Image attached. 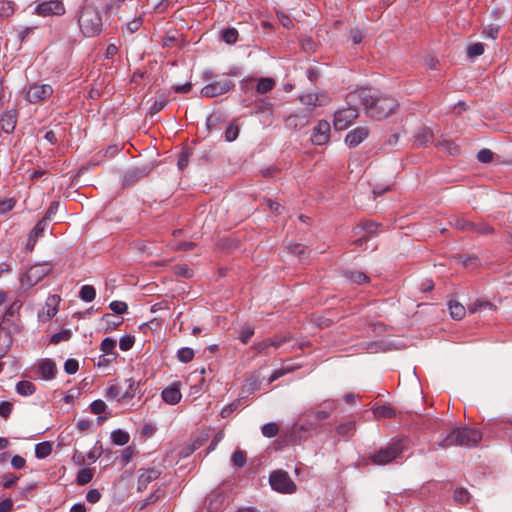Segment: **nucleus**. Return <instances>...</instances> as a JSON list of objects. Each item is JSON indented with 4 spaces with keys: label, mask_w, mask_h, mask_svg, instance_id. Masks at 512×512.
<instances>
[{
    "label": "nucleus",
    "mask_w": 512,
    "mask_h": 512,
    "mask_svg": "<svg viewBox=\"0 0 512 512\" xmlns=\"http://www.w3.org/2000/svg\"><path fill=\"white\" fill-rule=\"evenodd\" d=\"M126 383L128 384L126 390L122 392L121 399L123 403L130 401L136 395V392L139 388V383L133 380L132 378L127 379Z\"/></svg>",
    "instance_id": "nucleus-25"
},
{
    "label": "nucleus",
    "mask_w": 512,
    "mask_h": 512,
    "mask_svg": "<svg viewBox=\"0 0 512 512\" xmlns=\"http://www.w3.org/2000/svg\"><path fill=\"white\" fill-rule=\"evenodd\" d=\"M66 12L64 3L61 0H49L39 3L35 9L34 13L38 16L48 17V16H62Z\"/></svg>",
    "instance_id": "nucleus-10"
},
{
    "label": "nucleus",
    "mask_w": 512,
    "mask_h": 512,
    "mask_svg": "<svg viewBox=\"0 0 512 512\" xmlns=\"http://www.w3.org/2000/svg\"><path fill=\"white\" fill-rule=\"evenodd\" d=\"M52 264L48 262L38 263L32 265L24 275H22L20 282L22 286L33 287L43 280L52 271Z\"/></svg>",
    "instance_id": "nucleus-6"
},
{
    "label": "nucleus",
    "mask_w": 512,
    "mask_h": 512,
    "mask_svg": "<svg viewBox=\"0 0 512 512\" xmlns=\"http://www.w3.org/2000/svg\"><path fill=\"white\" fill-rule=\"evenodd\" d=\"M481 439L482 433L480 430L470 427H458L436 444L443 449L454 445L471 448L477 446Z\"/></svg>",
    "instance_id": "nucleus-2"
},
{
    "label": "nucleus",
    "mask_w": 512,
    "mask_h": 512,
    "mask_svg": "<svg viewBox=\"0 0 512 512\" xmlns=\"http://www.w3.org/2000/svg\"><path fill=\"white\" fill-rule=\"evenodd\" d=\"M269 482L273 490L280 493H293L296 491V484L289 474L283 470H276L270 474Z\"/></svg>",
    "instance_id": "nucleus-8"
},
{
    "label": "nucleus",
    "mask_w": 512,
    "mask_h": 512,
    "mask_svg": "<svg viewBox=\"0 0 512 512\" xmlns=\"http://www.w3.org/2000/svg\"><path fill=\"white\" fill-rule=\"evenodd\" d=\"M433 141V133L429 128H422L416 135L414 143L418 146H426Z\"/></svg>",
    "instance_id": "nucleus-24"
},
{
    "label": "nucleus",
    "mask_w": 512,
    "mask_h": 512,
    "mask_svg": "<svg viewBox=\"0 0 512 512\" xmlns=\"http://www.w3.org/2000/svg\"><path fill=\"white\" fill-rule=\"evenodd\" d=\"M53 94V88L49 84H33L26 91L25 99L30 103H38L46 100Z\"/></svg>",
    "instance_id": "nucleus-11"
},
{
    "label": "nucleus",
    "mask_w": 512,
    "mask_h": 512,
    "mask_svg": "<svg viewBox=\"0 0 512 512\" xmlns=\"http://www.w3.org/2000/svg\"><path fill=\"white\" fill-rule=\"evenodd\" d=\"M349 105L364 107L367 116L376 120L384 119L393 114L398 108V101L389 96H380L371 88H360L346 97Z\"/></svg>",
    "instance_id": "nucleus-1"
},
{
    "label": "nucleus",
    "mask_w": 512,
    "mask_h": 512,
    "mask_svg": "<svg viewBox=\"0 0 512 512\" xmlns=\"http://www.w3.org/2000/svg\"><path fill=\"white\" fill-rule=\"evenodd\" d=\"M291 253L297 255L301 261L306 259V248L301 244H295L290 247Z\"/></svg>",
    "instance_id": "nucleus-63"
},
{
    "label": "nucleus",
    "mask_w": 512,
    "mask_h": 512,
    "mask_svg": "<svg viewBox=\"0 0 512 512\" xmlns=\"http://www.w3.org/2000/svg\"><path fill=\"white\" fill-rule=\"evenodd\" d=\"M23 302L19 299L14 300L5 310L0 318V329L9 335H17L21 333L23 324L21 321L20 310Z\"/></svg>",
    "instance_id": "nucleus-4"
},
{
    "label": "nucleus",
    "mask_w": 512,
    "mask_h": 512,
    "mask_svg": "<svg viewBox=\"0 0 512 512\" xmlns=\"http://www.w3.org/2000/svg\"><path fill=\"white\" fill-rule=\"evenodd\" d=\"M238 31L235 28H227L221 31V39L227 44H234L238 40Z\"/></svg>",
    "instance_id": "nucleus-38"
},
{
    "label": "nucleus",
    "mask_w": 512,
    "mask_h": 512,
    "mask_svg": "<svg viewBox=\"0 0 512 512\" xmlns=\"http://www.w3.org/2000/svg\"><path fill=\"white\" fill-rule=\"evenodd\" d=\"M150 169L147 167H134L129 169L123 176V185L130 186L137 182L139 179L145 177Z\"/></svg>",
    "instance_id": "nucleus-19"
},
{
    "label": "nucleus",
    "mask_w": 512,
    "mask_h": 512,
    "mask_svg": "<svg viewBox=\"0 0 512 512\" xmlns=\"http://www.w3.org/2000/svg\"><path fill=\"white\" fill-rule=\"evenodd\" d=\"M177 358L183 363H189L194 358V351L189 347L181 348L177 352Z\"/></svg>",
    "instance_id": "nucleus-42"
},
{
    "label": "nucleus",
    "mask_w": 512,
    "mask_h": 512,
    "mask_svg": "<svg viewBox=\"0 0 512 512\" xmlns=\"http://www.w3.org/2000/svg\"><path fill=\"white\" fill-rule=\"evenodd\" d=\"M59 297L51 296L47 299L45 307L38 313V318L41 322H47L52 319L58 312L57 302Z\"/></svg>",
    "instance_id": "nucleus-18"
},
{
    "label": "nucleus",
    "mask_w": 512,
    "mask_h": 512,
    "mask_svg": "<svg viewBox=\"0 0 512 512\" xmlns=\"http://www.w3.org/2000/svg\"><path fill=\"white\" fill-rule=\"evenodd\" d=\"M167 103H168V101L165 97L161 96V97L157 98L150 108V113L156 114V113L160 112L162 109H164V107L167 105Z\"/></svg>",
    "instance_id": "nucleus-55"
},
{
    "label": "nucleus",
    "mask_w": 512,
    "mask_h": 512,
    "mask_svg": "<svg viewBox=\"0 0 512 512\" xmlns=\"http://www.w3.org/2000/svg\"><path fill=\"white\" fill-rule=\"evenodd\" d=\"M493 158H494L493 152L486 148L481 149L477 153V160L481 163H490L493 161Z\"/></svg>",
    "instance_id": "nucleus-52"
},
{
    "label": "nucleus",
    "mask_w": 512,
    "mask_h": 512,
    "mask_svg": "<svg viewBox=\"0 0 512 512\" xmlns=\"http://www.w3.org/2000/svg\"><path fill=\"white\" fill-rule=\"evenodd\" d=\"M450 224L454 226L455 228L462 230V231H471L472 222L468 221L465 218H455L452 221H450Z\"/></svg>",
    "instance_id": "nucleus-46"
},
{
    "label": "nucleus",
    "mask_w": 512,
    "mask_h": 512,
    "mask_svg": "<svg viewBox=\"0 0 512 512\" xmlns=\"http://www.w3.org/2000/svg\"><path fill=\"white\" fill-rule=\"evenodd\" d=\"M373 414L376 418H394L396 416L395 410L386 405H379L373 409Z\"/></svg>",
    "instance_id": "nucleus-29"
},
{
    "label": "nucleus",
    "mask_w": 512,
    "mask_h": 512,
    "mask_svg": "<svg viewBox=\"0 0 512 512\" xmlns=\"http://www.w3.org/2000/svg\"><path fill=\"white\" fill-rule=\"evenodd\" d=\"M254 327L249 324L241 326L238 330V338L243 344H247L254 335Z\"/></svg>",
    "instance_id": "nucleus-31"
},
{
    "label": "nucleus",
    "mask_w": 512,
    "mask_h": 512,
    "mask_svg": "<svg viewBox=\"0 0 512 512\" xmlns=\"http://www.w3.org/2000/svg\"><path fill=\"white\" fill-rule=\"evenodd\" d=\"M233 87V82L225 78L204 86L201 90V95L204 97L213 98L227 93Z\"/></svg>",
    "instance_id": "nucleus-12"
},
{
    "label": "nucleus",
    "mask_w": 512,
    "mask_h": 512,
    "mask_svg": "<svg viewBox=\"0 0 512 512\" xmlns=\"http://www.w3.org/2000/svg\"><path fill=\"white\" fill-rule=\"evenodd\" d=\"M103 320L107 323V331L116 329L123 322L122 318L114 317L111 314H105Z\"/></svg>",
    "instance_id": "nucleus-50"
},
{
    "label": "nucleus",
    "mask_w": 512,
    "mask_h": 512,
    "mask_svg": "<svg viewBox=\"0 0 512 512\" xmlns=\"http://www.w3.org/2000/svg\"><path fill=\"white\" fill-rule=\"evenodd\" d=\"M345 277L353 283L363 284L369 282V277L360 271H347Z\"/></svg>",
    "instance_id": "nucleus-34"
},
{
    "label": "nucleus",
    "mask_w": 512,
    "mask_h": 512,
    "mask_svg": "<svg viewBox=\"0 0 512 512\" xmlns=\"http://www.w3.org/2000/svg\"><path fill=\"white\" fill-rule=\"evenodd\" d=\"M471 231L476 232L481 235H488V234L493 233V228L490 225L483 223V222H481V223L472 222Z\"/></svg>",
    "instance_id": "nucleus-47"
},
{
    "label": "nucleus",
    "mask_w": 512,
    "mask_h": 512,
    "mask_svg": "<svg viewBox=\"0 0 512 512\" xmlns=\"http://www.w3.org/2000/svg\"><path fill=\"white\" fill-rule=\"evenodd\" d=\"M111 439L114 444L123 446L129 442L130 436L127 432L117 429L111 433Z\"/></svg>",
    "instance_id": "nucleus-32"
},
{
    "label": "nucleus",
    "mask_w": 512,
    "mask_h": 512,
    "mask_svg": "<svg viewBox=\"0 0 512 512\" xmlns=\"http://www.w3.org/2000/svg\"><path fill=\"white\" fill-rule=\"evenodd\" d=\"M13 410V404L8 401L0 402V416L7 419Z\"/></svg>",
    "instance_id": "nucleus-62"
},
{
    "label": "nucleus",
    "mask_w": 512,
    "mask_h": 512,
    "mask_svg": "<svg viewBox=\"0 0 512 512\" xmlns=\"http://www.w3.org/2000/svg\"><path fill=\"white\" fill-rule=\"evenodd\" d=\"M300 101L305 106V109L302 112L309 113V116H311V113L317 106L323 105L321 96L318 94H315V93H308V94L302 95L300 97Z\"/></svg>",
    "instance_id": "nucleus-21"
},
{
    "label": "nucleus",
    "mask_w": 512,
    "mask_h": 512,
    "mask_svg": "<svg viewBox=\"0 0 512 512\" xmlns=\"http://www.w3.org/2000/svg\"><path fill=\"white\" fill-rule=\"evenodd\" d=\"M453 498L456 502L464 504L470 500V494L465 488H457L454 491Z\"/></svg>",
    "instance_id": "nucleus-49"
},
{
    "label": "nucleus",
    "mask_w": 512,
    "mask_h": 512,
    "mask_svg": "<svg viewBox=\"0 0 512 512\" xmlns=\"http://www.w3.org/2000/svg\"><path fill=\"white\" fill-rule=\"evenodd\" d=\"M275 87V81L272 78H260L256 85V91L259 94H265Z\"/></svg>",
    "instance_id": "nucleus-30"
},
{
    "label": "nucleus",
    "mask_w": 512,
    "mask_h": 512,
    "mask_svg": "<svg viewBox=\"0 0 512 512\" xmlns=\"http://www.w3.org/2000/svg\"><path fill=\"white\" fill-rule=\"evenodd\" d=\"M39 371L44 379H53L57 372L56 364L50 359L43 360L39 365Z\"/></svg>",
    "instance_id": "nucleus-23"
},
{
    "label": "nucleus",
    "mask_w": 512,
    "mask_h": 512,
    "mask_svg": "<svg viewBox=\"0 0 512 512\" xmlns=\"http://www.w3.org/2000/svg\"><path fill=\"white\" fill-rule=\"evenodd\" d=\"M16 391L22 396L32 395L35 392V386L30 381H20L16 385Z\"/></svg>",
    "instance_id": "nucleus-33"
},
{
    "label": "nucleus",
    "mask_w": 512,
    "mask_h": 512,
    "mask_svg": "<svg viewBox=\"0 0 512 512\" xmlns=\"http://www.w3.org/2000/svg\"><path fill=\"white\" fill-rule=\"evenodd\" d=\"M17 110L11 109L2 113L0 117V128L3 132L10 134L14 131L17 123Z\"/></svg>",
    "instance_id": "nucleus-16"
},
{
    "label": "nucleus",
    "mask_w": 512,
    "mask_h": 512,
    "mask_svg": "<svg viewBox=\"0 0 512 512\" xmlns=\"http://www.w3.org/2000/svg\"><path fill=\"white\" fill-rule=\"evenodd\" d=\"M79 364L75 359H68L64 364V370L67 374H75L78 371Z\"/></svg>",
    "instance_id": "nucleus-60"
},
{
    "label": "nucleus",
    "mask_w": 512,
    "mask_h": 512,
    "mask_svg": "<svg viewBox=\"0 0 512 512\" xmlns=\"http://www.w3.org/2000/svg\"><path fill=\"white\" fill-rule=\"evenodd\" d=\"M231 460L236 467H243L246 462L245 453L241 450H236L232 454Z\"/></svg>",
    "instance_id": "nucleus-57"
},
{
    "label": "nucleus",
    "mask_w": 512,
    "mask_h": 512,
    "mask_svg": "<svg viewBox=\"0 0 512 512\" xmlns=\"http://www.w3.org/2000/svg\"><path fill=\"white\" fill-rule=\"evenodd\" d=\"M483 53H484V44L480 43V42L473 43V44L469 45L467 48V56L469 58L478 57V56L482 55Z\"/></svg>",
    "instance_id": "nucleus-45"
},
{
    "label": "nucleus",
    "mask_w": 512,
    "mask_h": 512,
    "mask_svg": "<svg viewBox=\"0 0 512 512\" xmlns=\"http://www.w3.org/2000/svg\"><path fill=\"white\" fill-rule=\"evenodd\" d=\"M180 384L173 383L162 391V399L170 405H175L181 400Z\"/></svg>",
    "instance_id": "nucleus-20"
},
{
    "label": "nucleus",
    "mask_w": 512,
    "mask_h": 512,
    "mask_svg": "<svg viewBox=\"0 0 512 512\" xmlns=\"http://www.w3.org/2000/svg\"><path fill=\"white\" fill-rule=\"evenodd\" d=\"M238 133V126L230 125L225 131V138L227 141H234L238 137Z\"/></svg>",
    "instance_id": "nucleus-64"
},
{
    "label": "nucleus",
    "mask_w": 512,
    "mask_h": 512,
    "mask_svg": "<svg viewBox=\"0 0 512 512\" xmlns=\"http://www.w3.org/2000/svg\"><path fill=\"white\" fill-rule=\"evenodd\" d=\"M47 219L42 218L39 220L28 236L27 249L32 250L37 242V239L41 237L47 228Z\"/></svg>",
    "instance_id": "nucleus-22"
},
{
    "label": "nucleus",
    "mask_w": 512,
    "mask_h": 512,
    "mask_svg": "<svg viewBox=\"0 0 512 512\" xmlns=\"http://www.w3.org/2000/svg\"><path fill=\"white\" fill-rule=\"evenodd\" d=\"M107 406L102 400H95L90 404V409L93 414L100 415L105 412Z\"/></svg>",
    "instance_id": "nucleus-58"
},
{
    "label": "nucleus",
    "mask_w": 512,
    "mask_h": 512,
    "mask_svg": "<svg viewBox=\"0 0 512 512\" xmlns=\"http://www.w3.org/2000/svg\"><path fill=\"white\" fill-rule=\"evenodd\" d=\"M330 413L325 410H308L303 413L301 419L303 423L294 425L295 431H312L316 430L318 423L329 417Z\"/></svg>",
    "instance_id": "nucleus-7"
},
{
    "label": "nucleus",
    "mask_w": 512,
    "mask_h": 512,
    "mask_svg": "<svg viewBox=\"0 0 512 512\" xmlns=\"http://www.w3.org/2000/svg\"><path fill=\"white\" fill-rule=\"evenodd\" d=\"M92 479H93L92 469L83 468V469L79 470L77 477H76V482L78 485H85V484L90 483L92 481Z\"/></svg>",
    "instance_id": "nucleus-39"
},
{
    "label": "nucleus",
    "mask_w": 512,
    "mask_h": 512,
    "mask_svg": "<svg viewBox=\"0 0 512 512\" xmlns=\"http://www.w3.org/2000/svg\"><path fill=\"white\" fill-rule=\"evenodd\" d=\"M310 122L309 113L295 112L285 119V126L288 129L300 130Z\"/></svg>",
    "instance_id": "nucleus-14"
},
{
    "label": "nucleus",
    "mask_w": 512,
    "mask_h": 512,
    "mask_svg": "<svg viewBox=\"0 0 512 512\" xmlns=\"http://www.w3.org/2000/svg\"><path fill=\"white\" fill-rule=\"evenodd\" d=\"M72 336V332L70 329H61L58 333H55L52 335L50 342L52 344H58L62 341H68L70 340Z\"/></svg>",
    "instance_id": "nucleus-41"
},
{
    "label": "nucleus",
    "mask_w": 512,
    "mask_h": 512,
    "mask_svg": "<svg viewBox=\"0 0 512 512\" xmlns=\"http://www.w3.org/2000/svg\"><path fill=\"white\" fill-rule=\"evenodd\" d=\"M122 395V388L118 384H111L107 387L105 397L108 400H115L119 403H123V400L121 399Z\"/></svg>",
    "instance_id": "nucleus-26"
},
{
    "label": "nucleus",
    "mask_w": 512,
    "mask_h": 512,
    "mask_svg": "<svg viewBox=\"0 0 512 512\" xmlns=\"http://www.w3.org/2000/svg\"><path fill=\"white\" fill-rule=\"evenodd\" d=\"M356 430V423L354 421H346L339 424L336 427V432L338 435L346 437L354 434Z\"/></svg>",
    "instance_id": "nucleus-28"
},
{
    "label": "nucleus",
    "mask_w": 512,
    "mask_h": 512,
    "mask_svg": "<svg viewBox=\"0 0 512 512\" xmlns=\"http://www.w3.org/2000/svg\"><path fill=\"white\" fill-rule=\"evenodd\" d=\"M109 308L116 314H124L128 309V305L123 301H112L109 304Z\"/></svg>",
    "instance_id": "nucleus-56"
},
{
    "label": "nucleus",
    "mask_w": 512,
    "mask_h": 512,
    "mask_svg": "<svg viewBox=\"0 0 512 512\" xmlns=\"http://www.w3.org/2000/svg\"><path fill=\"white\" fill-rule=\"evenodd\" d=\"M261 431L265 437L272 438L278 434L279 427L276 423L271 422L264 424L261 428Z\"/></svg>",
    "instance_id": "nucleus-48"
},
{
    "label": "nucleus",
    "mask_w": 512,
    "mask_h": 512,
    "mask_svg": "<svg viewBox=\"0 0 512 512\" xmlns=\"http://www.w3.org/2000/svg\"><path fill=\"white\" fill-rule=\"evenodd\" d=\"M269 341L268 339H264L262 341H259L257 343H254L250 349L255 351L256 354H261L265 352L268 348H270V345H268Z\"/></svg>",
    "instance_id": "nucleus-61"
},
{
    "label": "nucleus",
    "mask_w": 512,
    "mask_h": 512,
    "mask_svg": "<svg viewBox=\"0 0 512 512\" xmlns=\"http://www.w3.org/2000/svg\"><path fill=\"white\" fill-rule=\"evenodd\" d=\"M330 138V124L326 120H320L314 127L311 140L315 145H324Z\"/></svg>",
    "instance_id": "nucleus-13"
},
{
    "label": "nucleus",
    "mask_w": 512,
    "mask_h": 512,
    "mask_svg": "<svg viewBox=\"0 0 512 512\" xmlns=\"http://www.w3.org/2000/svg\"><path fill=\"white\" fill-rule=\"evenodd\" d=\"M449 311L451 317L455 320H461L466 314L465 307L461 303L456 301L449 302Z\"/></svg>",
    "instance_id": "nucleus-27"
},
{
    "label": "nucleus",
    "mask_w": 512,
    "mask_h": 512,
    "mask_svg": "<svg viewBox=\"0 0 512 512\" xmlns=\"http://www.w3.org/2000/svg\"><path fill=\"white\" fill-rule=\"evenodd\" d=\"M457 259L466 268H475L480 264L479 258L476 255L462 254Z\"/></svg>",
    "instance_id": "nucleus-35"
},
{
    "label": "nucleus",
    "mask_w": 512,
    "mask_h": 512,
    "mask_svg": "<svg viewBox=\"0 0 512 512\" xmlns=\"http://www.w3.org/2000/svg\"><path fill=\"white\" fill-rule=\"evenodd\" d=\"M379 225L373 221H367L363 223L362 229L365 232V235L363 236L364 239H366L369 236H372L375 234L378 230Z\"/></svg>",
    "instance_id": "nucleus-54"
},
{
    "label": "nucleus",
    "mask_w": 512,
    "mask_h": 512,
    "mask_svg": "<svg viewBox=\"0 0 512 512\" xmlns=\"http://www.w3.org/2000/svg\"><path fill=\"white\" fill-rule=\"evenodd\" d=\"M78 24L85 37H94L102 31V16L100 11L90 5H84L78 15Z\"/></svg>",
    "instance_id": "nucleus-3"
},
{
    "label": "nucleus",
    "mask_w": 512,
    "mask_h": 512,
    "mask_svg": "<svg viewBox=\"0 0 512 512\" xmlns=\"http://www.w3.org/2000/svg\"><path fill=\"white\" fill-rule=\"evenodd\" d=\"M116 347V341L112 338H105L101 342V351L105 354H115L114 349Z\"/></svg>",
    "instance_id": "nucleus-51"
},
{
    "label": "nucleus",
    "mask_w": 512,
    "mask_h": 512,
    "mask_svg": "<svg viewBox=\"0 0 512 512\" xmlns=\"http://www.w3.org/2000/svg\"><path fill=\"white\" fill-rule=\"evenodd\" d=\"M15 200L12 198L0 200V215L11 211L15 206Z\"/></svg>",
    "instance_id": "nucleus-59"
},
{
    "label": "nucleus",
    "mask_w": 512,
    "mask_h": 512,
    "mask_svg": "<svg viewBox=\"0 0 512 512\" xmlns=\"http://www.w3.org/2000/svg\"><path fill=\"white\" fill-rule=\"evenodd\" d=\"M369 135V129L367 127H357L351 130L345 137V143L349 147H356L362 143Z\"/></svg>",
    "instance_id": "nucleus-17"
},
{
    "label": "nucleus",
    "mask_w": 512,
    "mask_h": 512,
    "mask_svg": "<svg viewBox=\"0 0 512 512\" xmlns=\"http://www.w3.org/2000/svg\"><path fill=\"white\" fill-rule=\"evenodd\" d=\"M267 339L269 341L268 345H270V347L278 349L283 344L289 342L291 340V336L290 335H285V336L275 335V336L267 338Z\"/></svg>",
    "instance_id": "nucleus-44"
},
{
    "label": "nucleus",
    "mask_w": 512,
    "mask_h": 512,
    "mask_svg": "<svg viewBox=\"0 0 512 512\" xmlns=\"http://www.w3.org/2000/svg\"><path fill=\"white\" fill-rule=\"evenodd\" d=\"M79 297L85 302H92L96 297V290L92 285H83Z\"/></svg>",
    "instance_id": "nucleus-36"
},
{
    "label": "nucleus",
    "mask_w": 512,
    "mask_h": 512,
    "mask_svg": "<svg viewBox=\"0 0 512 512\" xmlns=\"http://www.w3.org/2000/svg\"><path fill=\"white\" fill-rule=\"evenodd\" d=\"M403 449L402 441H394L372 454L369 460L374 465H387L397 460L402 455Z\"/></svg>",
    "instance_id": "nucleus-5"
},
{
    "label": "nucleus",
    "mask_w": 512,
    "mask_h": 512,
    "mask_svg": "<svg viewBox=\"0 0 512 512\" xmlns=\"http://www.w3.org/2000/svg\"><path fill=\"white\" fill-rule=\"evenodd\" d=\"M160 474V471L156 468L140 469L137 481L138 491L145 490L152 481L159 478Z\"/></svg>",
    "instance_id": "nucleus-15"
},
{
    "label": "nucleus",
    "mask_w": 512,
    "mask_h": 512,
    "mask_svg": "<svg viewBox=\"0 0 512 512\" xmlns=\"http://www.w3.org/2000/svg\"><path fill=\"white\" fill-rule=\"evenodd\" d=\"M134 342H135L134 336L125 335L120 338L119 347L122 351H128L133 347Z\"/></svg>",
    "instance_id": "nucleus-53"
},
{
    "label": "nucleus",
    "mask_w": 512,
    "mask_h": 512,
    "mask_svg": "<svg viewBox=\"0 0 512 512\" xmlns=\"http://www.w3.org/2000/svg\"><path fill=\"white\" fill-rule=\"evenodd\" d=\"M344 109H340L335 112L334 115V127L336 130H344L352 124V122L358 117V106L349 105Z\"/></svg>",
    "instance_id": "nucleus-9"
},
{
    "label": "nucleus",
    "mask_w": 512,
    "mask_h": 512,
    "mask_svg": "<svg viewBox=\"0 0 512 512\" xmlns=\"http://www.w3.org/2000/svg\"><path fill=\"white\" fill-rule=\"evenodd\" d=\"M52 452V447L49 442L38 443L35 446V455L37 458L43 459L49 456Z\"/></svg>",
    "instance_id": "nucleus-40"
},
{
    "label": "nucleus",
    "mask_w": 512,
    "mask_h": 512,
    "mask_svg": "<svg viewBox=\"0 0 512 512\" xmlns=\"http://www.w3.org/2000/svg\"><path fill=\"white\" fill-rule=\"evenodd\" d=\"M437 146L445 151H447L450 155H457L460 151L459 146L450 140L440 141Z\"/></svg>",
    "instance_id": "nucleus-43"
},
{
    "label": "nucleus",
    "mask_w": 512,
    "mask_h": 512,
    "mask_svg": "<svg viewBox=\"0 0 512 512\" xmlns=\"http://www.w3.org/2000/svg\"><path fill=\"white\" fill-rule=\"evenodd\" d=\"M15 11V3L10 0H0V17L8 18Z\"/></svg>",
    "instance_id": "nucleus-37"
}]
</instances>
